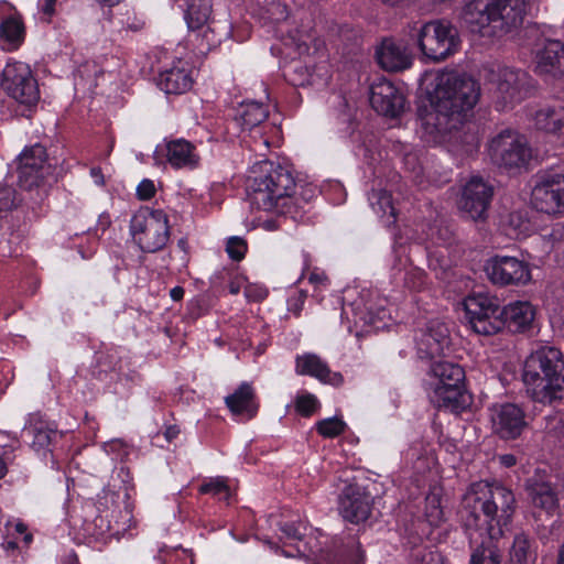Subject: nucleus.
<instances>
[{"instance_id": "nucleus-1", "label": "nucleus", "mask_w": 564, "mask_h": 564, "mask_svg": "<svg viewBox=\"0 0 564 564\" xmlns=\"http://www.w3.org/2000/svg\"><path fill=\"white\" fill-rule=\"evenodd\" d=\"M480 86L456 72L442 73L431 94L432 110L423 118L425 131L436 138L459 128L479 100Z\"/></svg>"}, {"instance_id": "nucleus-2", "label": "nucleus", "mask_w": 564, "mask_h": 564, "mask_svg": "<svg viewBox=\"0 0 564 564\" xmlns=\"http://www.w3.org/2000/svg\"><path fill=\"white\" fill-rule=\"evenodd\" d=\"M517 501L513 492L498 484L477 481L470 485L463 497L460 519L466 532L490 534L508 525L516 512Z\"/></svg>"}, {"instance_id": "nucleus-3", "label": "nucleus", "mask_w": 564, "mask_h": 564, "mask_svg": "<svg viewBox=\"0 0 564 564\" xmlns=\"http://www.w3.org/2000/svg\"><path fill=\"white\" fill-rule=\"evenodd\" d=\"M295 188L296 182L292 172L269 160L253 164L246 182L252 206L293 219L301 216L302 209L300 199L294 196Z\"/></svg>"}, {"instance_id": "nucleus-4", "label": "nucleus", "mask_w": 564, "mask_h": 564, "mask_svg": "<svg viewBox=\"0 0 564 564\" xmlns=\"http://www.w3.org/2000/svg\"><path fill=\"white\" fill-rule=\"evenodd\" d=\"M466 319L471 329L484 336L495 335L507 327L511 333L529 328L534 308L529 302H514L501 307L496 297L478 293L464 301Z\"/></svg>"}, {"instance_id": "nucleus-5", "label": "nucleus", "mask_w": 564, "mask_h": 564, "mask_svg": "<svg viewBox=\"0 0 564 564\" xmlns=\"http://www.w3.org/2000/svg\"><path fill=\"white\" fill-rule=\"evenodd\" d=\"M528 395L552 404L564 399V356L553 346H540L524 361L522 372Z\"/></svg>"}, {"instance_id": "nucleus-6", "label": "nucleus", "mask_w": 564, "mask_h": 564, "mask_svg": "<svg viewBox=\"0 0 564 564\" xmlns=\"http://www.w3.org/2000/svg\"><path fill=\"white\" fill-rule=\"evenodd\" d=\"M57 164L58 161L55 158H50L43 145L34 144L25 148L19 156V185L25 191L51 186L56 182Z\"/></svg>"}, {"instance_id": "nucleus-7", "label": "nucleus", "mask_w": 564, "mask_h": 564, "mask_svg": "<svg viewBox=\"0 0 564 564\" xmlns=\"http://www.w3.org/2000/svg\"><path fill=\"white\" fill-rule=\"evenodd\" d=\"M130 231L142 251L158 252L170 239L167 216L161 209L141 208L131 218Z\"/></svg>"}, {"instance_id": "nucleus-8", "label": "nucleus", "mask_w": 564, "mask_h": 564, "mask_svg": "<svg viewBox=\"0 0 564 564\" xmlns=\"http://www.w3.org/2000/svg\"><path fill=\"white\" fill-rule=\"evenodd\" d=\"M488 154L495 165L508 171L525 167L532 158L524 137L510 129L501 131L490 140Z\"/></svg>"}, {"instance_id": "nucleus-9", "label": "nucleus", "mask_w": 564, "mask_h": 564, "mask_svg": "<svg viewBox=\"0 0 564 564\" xmlns=\"http://www.w3.org/2000/svg\"><path fill=\"white\" fill-rule=\"evenodd\" d=\"M417 42L423 55L433 62L453 55L460 44L457 29L445 21L425 23L420 30Z\"/></svg>"}, {"instance_id": "nucleus-10", "label": "nucleus", "mask_w": 564, "mask_h": 564, "mask_svg": "<svg viewBox=\"0 0 564 564\" xmlns=\"http://www.w3.org/2000/svg\"><path fill=\"white\" fill-rule=\"evenodd\" d=\"M1 88L17 102L34 106L40 99L37 80L23 62L8 63L2 72Z\"/></svg>"}, {"instance_id": "nucleus-11", "label": "nucleus", "mask_w": 564, "mask_h": 564, "mask_svg": "<svg viewBox=\"0 0 564 564\" xmlns=\"http://www.w3.org/2000/svg\"><path fill=\"white\" fill-rule=\"evenodd\" d=\"M531 204L547 215L564 214V172L540 176L531 192Z\"/></svg>"}, {"instance_id": "nucleus-12", "label": "nucleus", "mask_w": 564, "mask_h": 564, "mask_svg": "<svg viewBox=\"0 0 564 564\" xmlns=\"http://www.w3.org/2000/svg\"><path fill=\"white\" fill-rule=\"evenodd\" d=\"M494 196V187L479 176L471 177L463 188L460 209L473 220H484Z\"/></svg>"}, {"instance_id": "nucleus-13", "label": "nucleus", "mask_w": 564, "mask_h": 564, "mask_svg": "<svg viewBox=\"0 0 564 564\" xmlns=\"http://www.w3.org/2000/svg\"><path fill=\"white\" fill-rule=\"evenodd\" d=\"M527 425L523 409L514 403H502L491 410L492 432L501 440L518 438Z\"/></svg>"}, {"instance_id": "nucleus-14", "label": "nucleus", "mask_w": 564, "mask_h": 564, "mask_svg": "<svg viewBox=\"0 0 564 564\" xmlns=\"http://www.w3.org/2000/svg\"><path fill=\"white\" fill-rule=\"evenodd\" d=\"M490 281L499 285L527 283L530 279L528 263L507 256H496L486 265Z\"/></svg>"}, {"instance_id": "nucleus-15", "label": "nucleus", "mask_w": 564, "mask_h": 564, "mask_svg": "<svg viewBox=\"0 0 564 564\" xmlns=\"http://www.w3.org/2000/svg\"><path fill=\"white\" fill-rule=\"evenodd\" d=\"M529 91V76L525 72L510 67L500 68L497 75V102L502 108L525 98Z\"/></svg>"}, {"instance_id": "nucleus-16", "label": "nucleus", "mask_w": 564, "mask_h": 564, "mask_svg": "<svg viewBox=\"0 0 564 564\" xmlns=\"http://www.w3.org/2000/svg\"><path fill=\"white\" fill-rule=\"evenodd\" d=\"M338 509L345 520L355 524L361 523L371 514L372 497L364 487L349 485L339 496Z\"/></svg>"}, {"instance_id": "nucleus-17", "label": "nucleus", "mask_w": 564, "mask_h": 564, "mask_svg": "<svg viewBox=\"0 0 564 564\" xmlns=\"http://www.w3.org/2000/svg\"><path fill=\"white\" fill-rule=\"evenodd\" d=\"M371 107L380 115L397 118L404 109V95L393 83L381 78L370 86Z\"/></svg>"}, {"instance_id": "nucleus-18", "label": "nucleus", "mask_w": 564, "mask_h": 564, "mask_svg": "<svg viewBox=\"0 0 564 564\" xmlns=\"http://www.w3.org/2000/svg\"><path fill=\"white\" fill-rule=\"evenodd\" d=\"M524 0H494V37H501L519 29L527 13Z\"/></svg>"}, {"instance_id": "nucleus-19", "label": "nucleus", "mask_w": 564, "mask_h": 564, "mask_svg": "<svg viewBox=\"0 0 564 564\" xmlns=\"http://www.w3.org/2000/svg\"><path fill=\"white\" fill-rule=\"evenodd\" d=\"M449 330L440 321H431L416 338L417 355L421 359L441 357L449 347Z\"/></svg>"}, {"instance_id": "nucleus-20", "label": "nucleus", "mask_w": 564, "mask_h": 564, "mask_svg": "<svg viewBox=\"0 0 564 564\" xmlns=\"http://www.w3.org/2000/svg\"><path fill=\"white\" fill-rule=\"evenodd\" d=\"M295 372L300 376L314 377L321 382L334 387H339L344 382V377L340 372L332 371L326 361L312 352L296 356Z\"/></svg>"}, {"instance_id": "nucleus-21", "label": "nucleus", "mask_w": 564, "mask_h": 564, "mask_svg": "<svg viewBox=\"0 0 564 564\" xmlns=\"http://www.w3.org/2000/svg\"><path fill=\"white\" fill-rule=\"evenodd\" d=\"M467 533L469 534L471 550L469 564H501L502 550L498 542L502 536V532L491 531L490 534L482 533L480 541L474 538L473 531Z\"/></svg>"}, {"instance_id": "nucleus-22", "label": "nucleus", "mask_w": 564, "mask_h": 564, "mask_svg": "<svg viewBox=\"0 0 564 564\" xmlns=\"http://www.w3.org/2000/svg\"><path fill=\"white\" fill-rule=\"evenodd\" d=\"M430 400L437 409L462 413L471 404V395L465 390L464 382L455 387L435 386Z\"/></svg>"}, {"instance_id": "nucleus-23", "label": "nucleus", "mask_w": 564, "mask_h": 564, "mask_svg": "<svg viewBox=\"0 0 564 564\" xmlns=\"http://www.w3.org/2000/svg\"><path fill=\"white\" fill-rule=\"evenodd\" d=\"M464 19L473 32L494 37V0H470L465 4Z\"/></svg>"}, {"instance_id": "nucleus-24", "label": "nucleus", "mask_w": 564, "mask_h": 564, "mask_svg": "<svg viewBox=\"0 0 564 564\" xmlns=\"http://www.w3.org/2000/svg\"><path fill=\"white\" fill-rule=\"evenodd\" d=\"M376 58L381 68L387 72H401L412 64L408 47L391 39H384L376 51Z\"/></svg>"}, {"instance_id": "nucleus-25", "label": "nucleus", "mask_w": 564, "mask_h": 564, "mask_svg": "<svg viewBox=\"0 0 564 564\" xmlns=\"http://www.w3.org/2000/svg\"><path fill=\"white\" fill-rule=\"evenodd\" d=\"M212 14L210 0H188L185 10V20L191 31L203 30V40H206L207 48L216 44L215 34L207 25Z\"/></svg>"}, {"instance_id": "nucleus-26", "label": "nucleus", "mask_w": 564, "mask_h": 564, "mask_svg": "<svg viewBox=\"0 0 564 564\" xmlns=\"http://www.w3.org/2000/svg\"><path fill=\"white\" fill-rule=\"evenodd\" d=\"M164 150L166 161L175 169H195L199 164L196 147L183 138L165 140Z\"/></svg>"}, {"instance_id": "nucleus-27", "label": "nucleus", "mask_w": 564, "mask_h": 564, "mask_svg": "<svg viewBox=\"0 0 564 564\" xmlns=\"http://www.w3.org/2000/svg\"><path fill=\"white\" fill-rule=\"evenodd\" d=\"M536 70L541 74L564 76V43L549 40L536 53Z\"/></svg>"}, {"instance_id": "nucleus-28", "label": "nucleus", "mask_w": 564, "mask_h": 564, "mask_svg": "<svg viewBox=\"0 0 564 564\" xmlns=\"http://www.w3.org/2000/svg\"><path fill=\"white\" fill-rule=\"evenodd\" d=\"M227 408L234 415H241L250 420L259 410L256 391L248 382H242L231 394L225 398Z\"/></svg>"}, {"instance_id": "nucleus-29", "label": "nucleus", "mask_w": 564, "mask_h": 564, "mask_svg": "<svg viewBox=\"0 0 564 564\" xmlns=\"http://www.w3.org/2000/svg\"><path fill=\"white\" fill-rule=\"evenodd\" d=\"M192 72L186 63L178 61L159 76V86L166 94H184L193 86Z\"/></svg>"}, {"instance_id": "nucleus-30", "label": "nucleus", "mask_w": 564, "mask_h": 564, "mask_svg": "<svg viewBox=\"0 0 564 564\" xmlns=\"http://www.w3.org/2000/svg\"><path fill=\"white\" fill-rule=\"evenodd\" d=\"M527 491L533 506L546 513H553L558 508L557 494L550 482L529 480Z\"/></svg>"}, {"instance_id": "nucleus-31", "label": "nucleus", "mask_w": 564, "mask_h": 564, "mask_svg": "<svg viewBox=\"0 0 564 564\" xmlns=\"http://www.w3.org/2000/svg\"><path fill=\"white\" fill-rule=\"evenodd\" d=\"M431 373L434 381L430 383L433 389L435 386L455 387L458 383H463L465 380L464 369L449 361H437L431 367Z\"/></svg>"}, {"instance_id": "nucleus-32", "label": "nucleus", "mask_w": 564, "mask_h": 564, "mask_svg": "<svg viewBox=\"0 0 564 564\" xmlns=\"http://www.w3.org/2000/svg\"><path fill=\"white\" fill-rule=\"evenodd\" d=\"M535 127L549 133H557L564 128V107L547 106L536 111Z\"/></svg>"}, {"instance_id": "nucleus-33", "label": "nucleus", "mask_w": 564, "mask_h": 564, "mask_svg": "<svg viewBox=\"0 0 564 564\" xmlns=\"http://www.w3.org/2000/svg\"><path fill=\"white\" fill-rule=\"evenodd\" d=\"M369 202L373 212L381 218H387V225L394 224L395 208L392 196L386 189H373L369 194Z\"/></svg>"}, {"instance_id": "nucleus-34", "label": "nucleus", "mask_w": 564, "mask_h": 564, "mask_svg": "<svg viewBox=\"0 0 564 564\" xmlns=\"http://www.w3.org/2000/svg\"><path fill=\"white\" fill-rule=\"evenodd\" d=\"M1 37L8 42L9 50L18 48L24 40L25 29L21 19L7 18L0 25Z\"/></svg>"}, {"instance_id": "nucleus-35", "label": "nucleus", "mask_w": 564, "mask_h": 564, "mask_svg": "<svg viewBox=\"0 0 564 564\" xmlns=\"http://www.w3.org/2000/svg\"><path fill=\"white\" fill-rule=\"evenodd\" d=\"M510 560L516 564H532L535 560V553L529 536L519 533L514 536L510 549Z\"/></svg>"}, {"instance_id": "nucleus-36", "label": "nucleus", "mask_w": 564, "mask_h": 564, "mask_svg": "<svg viewBox=\"0 0 564 564\" xmlns=\"http://www.w3.org/2000/svg\"><path fill=\"white\" fill-rule=\"evenodd\" d=\"M241 108L240 119L243 129H252L259 126L269 115L265 106L257 101L243 102Z\"/></svg>"}, {"instance_id": "nucleus-37", "label": "nucleus", "mask_w": 564, "mask_h": 564, "mask_svg": "<svg viewBox=\"0 0 564 564\" xmlns=\"http://www.w3.org/2000/svg\"><path fill=\"white\" fill-rule=\"evenodd\" d=\"M29 433L33 436L31 445L35 451L47 449L58 436L57 431L44 422L31 425Z\"/></svg>"}, {"instance_id": "nucleus-38", "label": "nucleus", "mask_w": 564, "mask_h": 564, "mask_svg": "<svg viewBox=\"0 0 564 564\" xmlns=\"http://www.w3.org/2000/svg\"><path fill=\"white\" fill-rule=\"evenodd\" d=\"M315 427L323 437L334 438L341 435L347 425L341 419L334 416L318 421Z\"/></svg>"}, {"instance_id": "nucleus-39", "label": "nucleus", "mask_w": 564, "mask_h": 564, "mask_svg": "<svg viewBox=\"0 0 564 564\" xmlns=\"http://www.w3.org/2000/svg\"><path fill=\"white\" fill-rule=\"evenodd\" d=\"M198 490L202 495L221 496L219 499L224 500H228L230 497V490L224 477L210 478L203 482Z\"/></svg>"}, {"instance_id": "nucleus-40", "label": "nucleus", "mask_w": 564, "mask_h": 564, "mask_svg": "<svg viewBox=\"0 0 564 564\" xmlns=\"http://www.w3.org/2000/svg\"><path fill=\"white\" fill-rule=\"evenodd\" d=\"M318 406V400L314 394L304 393L296 397L295 409L303 416H311Z\"/></svg>"}, {"instance_id": "nucleus-41", "label": "nucleus", "mask_w": 564, "mask_h": 564, "mask_svg": "<svg viewBox=\"0 0 564 564\" xmlns=\"http://www.w3.org/2000/svg\"><path fill=\"white\" fill-rule=\"evenodd\" d=\"M506 234L510 237H518L524 229H527V220L521 213H510L503 223Z\"/></svg>"}, {"instance_id": "nucleus-42", "label": "nucleus", "mask_w": 564, "mask_h": 564, "mask_svg": "<svg viewBox=\"0 0 564 564\" xmlns=\"http://www.w3.org/2000/svg\"><path fill=\"white\" fill-rule=\"evenodd\" d=\"M413 564H444L440 553L427 550L426 547H416L412 552Z\"/></svg>"}, {"instance_id": "nucleus-43", "label": "nucleus", "mask_w": 564, "mask_h": 564, "mask_svg": "<svg viewBox=\"0 0 564 564\" xmlns=\"http://www.w3.org/2000/svg\"><path fill=\"white\" fill-rule=\"evenodd\" d=\"M18 204L19 199L15 189L9 185H0V213L11 210Z\"/></svg>"}, {"instance_id": "nucleus-44", "label": "nucleus", "mask_w": 564, "mask_h": 564, "mask_svg": "<svg viewBox=\"0 0 564 564\" xmlns=\"http://www.w3.org/2000/svg\"><path fill=\"white\" fill-rule=\"evenodd\" d=\"M226 251L230 259L240 261L247 251V243L242 238L231 237L227 241Z\"/></svg>"}, {"instance_id": "nucleus-45", "label": "nucleus", "mask_w": 564, "mask_h": 564, "mask_svg": "<svg viewBox=\"0 0 564 564\" xmlns=\"http://www.w3.org/2000/svg\"><path fill=\"white\" fill-rule=\"evenodd\" d=\"M96 362L101 371L107 372L116 369L119 359L115 354L111 352H98Z\"/></svg>"}, {"instance_id": "nucleus-46", "label": "nucleus", "mask_w": 564, "mask_h": 564, "mask_svg": "<svg viewBox=\"0 0 564 564\" xmlns=\"http://www.w3.org/2000/svg\"><path fill=\"white\" fill-rule=\"evenodd\" d=\"M137 195L141 200H148L155 195L154 183L150 180H143L137 187Z\"/></svg>"}, {"instance_id": "nucleus-47", "label": "nucleus", "mask_w": 564, "mask_h": 564, "mask_svg": "<svg viewBox=\"0 0 564 564\" xmlns=\"http://www.w3.org/2000/svg\"><path fill=\"white\" fill-rule=\"evenodd\" d=\"M281 530L289 539L301 540L305 534L306 528L303 524L285 523Z\"/></svg>"}, {"instance_id": "nucleus-48", "label": "nucleus", "mask_w": 564, "mask_h": 564, "mask_svg": "<svg viewBox=\"0 0 564 564\" xmlns=\"http://www.w3.org/2000/svg\"><path fill=\"white\" fill-rule=\"evenodd\" d=\"M270 11L272 13V20L275 22L283 21L288 18L286 7L281 2H272L270 4Z\"/></svg>"}, {"instance_id": "nucleus-49", "label": "nucleus", "mask_w": 564, "mask_h": 564, "mask_svg": "<svg viewBox=\"0 0 564 564\" xmlns=\"http://www.w3.org/2000/svg\"><path fill=\"white\" fill-rule=\"evenodd\" d=\"M56 2L57 0H43V2L41 3V11L45 15L52 17L55 12Z\"/></svg>"}, {"instance_id": "nucleus-50", "label": "nucleus", "mask_w": 564, "mask_h": 564, "mask_svg": "<svg viewBox=\"0 0 564 564\" xmlns=\"http://www.w3.org/2000/svg\"><path fill=\"white\" fill-rule=\"evenodd\" d=\"M159 557L164 562V563H172L174 561V557H177V551L176 550H165V549H161L160 550V555Z\"/></svg>"}, {"instance_id": "nucleus-51", "label": "nucleus", "mask_w": 564, "mask_h": 564, "mask_svg": "<svg viewBox=\"0 0 564 564\" xmlns=\"http://www.w3.org/2000/svg\"><path fill=\"white\" fill-rule=\"evenodd\" d=\"M180 434V429L177 425H169L164 430V437L167 442H172Z\"/></svg>"}, {"instance_id": "nucleus-52", "label": "nucleus", "mask_w": 564, "mask_h": 564, "mask_svg": "<svg viewBox=\"0 0 564 564\" xmlns=\"http://www.w3.org/2000/svg\"><path fill=\"white\" fill-rule=\"evenodd\" d=\"M15 531L19 533V534H25L24 535V541L25 543H30L32 541V534L30 533H25L26 532V525L22 522H18L15 525Z\"/></svg>"}, {"instance_id": "nucleus-53", "label": "nucleus", "mask_w": 564, "mask_h": 564, "mask_svg": "<svg viewBox=\"0 0 564 564\" xmlns=\"http://www.w3.org/2000/svg\"><path fill=\"white\" fill-rule=\"evenodd\" d=\"M59 564H78V557L75 552H69L61 558Z\"/></svg>"}, {"instance_id": "nucleus-54", "label": "nucleus", "mask_w": 564, "mask_h": 564, "mask_svg": "<svg viewBox=\"0 0 564 564\" xmlns=\"http://www.w3.org/2000/svg\"><path fill=\"white\" fill-rule=\"evenodd\" d=\"M90 174L95 178L96 184H98V185H104L105 184L104 175L101 173V169L100 167H93L90 170Z\"/></svg>"}, {"instance_id": "nucleus-55", "label": "nucleus", "mask_w": 564, "mask_h": 564, "mask_svg": "<svg viewBox=\"0 0 564 564\" xmlns=\"http://www.w3.org/2000/svg\"><path fill=\"white\" fill-rule=\"evenodd\" d=\"M500 462L506 467H512L517 463L516 457L513 455H510V454L502 455L500 457Z\"/></svg>"}, {"instance_id": "nucleus-56", "label": "nucleus", "mask_w": 564, "mask_h": 564, "mask_svg": "<svg viewBox=\"0 0 564 564\" xmlns=\"http://www.w3.org/2000/svg\"><path fill=\"white\" fill-rule=\"evenodd\" d=\"M170 295L174 301H181L184 296V289L182 286H175L171 290Z\"/></svg>"}, {"instance_id": "nucleus-57", "label": "nucleus", "mask_w": 564, "mask_h": 564, "mask_svg": "<svg viewBox=\"0 0 564 564\" xmlns=\"http://www.w3.org/2000/svg\"><path fill=\"white\" fill-rule=\"evenodd\" d=\"M326 280H327L326 276L319 275V274H316V273H312L310 275V282H312V283L324 284V282Z\"/></svg>"}, {"instance_id": "nucleus-58", "label": "nucleus", "mask_w": 564, "mask_h": 564, "mask_svg": "<svg viewBox=\"0 0 564 564\" xmlns=\"http://www.w3.org/2000/svg\"><path fill=\"white\" fill-rule=\"evenodd\" d=\"M2 547L7 551V552H14L17 551L18 549V544L15 541H7L4 543H2Z\"/></svg>"}, {"instance_id": "nucleus-59", "label": "nucleus", "mask_w": 564, "mask_h": 564, "mask_svg": "<svg viewBox=\"0 0 564 564\" xmlns=\"http://www.w3.org/2000/svg\"><path fill=\"white\" fill-rule=\"evenodd\" d=\"M229 292L235 295L238 294L240 292V283L237 281H231L229 283Z\"/></svg>"}, {"instance_id": "nucleus-60", "label": "nucleus", "mask_w": 564, "mask_h": 564, "mask_svg": "<svg viewBox=\"0 0 564 564\" xmlns=\"http://www.w3.org/2000/svg\"><path fill=\"white\" fill-rule=\"evenodd\" d=\"M8 473V465L6 460L0 456V479H2Z\"/></svg>"}, {"instance_id": "nucleus-61", "label": "nucleus", "mask_w": 564, "mask_h": 564, "mask_svg": "<svg viewBox=\"0 0 564 564\" xmlns=\"http://www.w3.org/2000/svg\"><path fill=\"white\" fill-rule=\"evenodd\" d=\"M97 1L105 6L113 7V6L118 4L121 0H97Z\"/></svg>"}, {"instance_id": "nucleus-62", "label": "nucleus", "mask_w": 564, "mask_h": 564, "mask_svg": "<svg viewBox=\"0 0 564 564\" xmlns=\"http://www.w3.org/2000/svg\"><path fill=\"white\" fill-rule=\"evenodd\" d=\"M177 246L183 250V251H187V240L185 238H181L178 241H177Z\"/></svg>"}, {"instance_id": "nucleus-63", "label": "nucleus", "mask_w": 564, "mask_h": 564, "mask_svg": "<svg viewBox=\"0 0 564 564\" xmlns=\"http://www.w3.org/2000/svg\"><path fill=\"white\" fill-rule=\"evenodd\" d=\"M267 227L270 228V229H273V223L272 221H267L265 223Z\"/></svg>"}, {"instance_id": "nucleus-64", "label": "nucleus", "mask_w": 564, "mask_h": 564, "mask_svg": "<svg viewBox=\"0 0 564 564\" xmlns=\"http://www.w3.org/2000/svg\"><path fill=\"white\" fill-rule=\"evenodd\" d=\"M561 422L564 424V417H563V419H561Z\"/></svg>"}]
</instances>
